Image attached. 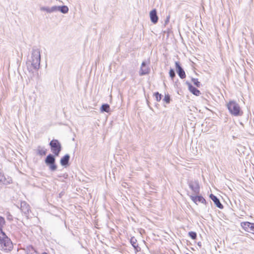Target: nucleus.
I'll return each mask as SVG.
<instances>
[{"label":"nucleus","mask_w":254,"mask_h":254,"mask_svg":"<svg viewBox=\"0 0 254 254\" xmlns=\"http://www.w3.org/2000/svg\"><path fill=\"white\" fill-rule=\"evenodd\" d=\"M130 242L133 248L136 250L137 248H138V245L136 244V239L134 237H131L130 240Z\"/></svg>","instance_id":"nucleus-20"},{"label":"nucleus","mask_w":254,"mask_h":254,"mask_svg":"<svg viewBox=\"0 0 254 254\" xmlns=\"http://www.w3.org/2000/svg\"><path fill=\"white\" fill-rule=\"evenodd\" d=\"M55 12L57 11H60L63 13H66L68 11V8L67 6L63 5V6H55Z\"/></svg>","instance_id":"nucleus-15"},{"label":"nucleus","mask_w":254,"mask_h":254,"mask_svg":"<svg viewBox=\"0 0 254 254\" xmlns=\"http://www.w3.org/2000/svg\"><path fill=\"white\" fill-rule=\"evenodd\" d=\"M227 108L230 113L235 116H239L243 115V111L241 110L240 106L235 101H230L227 104Z\"/></svg>","instance_id":"nucleus-3"},{"label":"nucleus","mask_w":254,"mask_h":254,"mask_svg":"<svg viewBox=\"0 0 254 254\" xmlns=\"http://www.w3.org/2000/svg\"><path fill=\"white\" fill-rule=\"evenodd\" d=\"M254 228V227L253 226H252V227H251L250 226V228L249 229V231H250L251 233H252V230H253Z\"/></svg>","instance_id":"nucleus-28"},{"label":"nucleus","mask_w":254,"mask_h":254,"mask_svg":"<svg viewBox=\"0 0 254 254\" xmlns=\"http://www.w3.org/2000/svg\"><path fill=\"white\" fill-rule=\"evenodd\" d=\"M150 17L152 23L155 24L158 22V17L157 15V11L156 9H153L150 11Z\"/></svg>","instance_id":"nucleus-12"},{"label":"nucleus","mask_w":254,"mask_h":254,"mask_svg":"<svg viewBox=\"0 0 254 254\" xmlns=\"http://www.w3.org/2000/svg\"><path fill=\"white\" fill-rule=\"evenodd\" d=\"M175 64L176 67V71L179 76L182 79L185 78L186 77L185 72L182 68V67L180 66L179 63L178 62H176Z\"/></svg>","instance_id":"nucleus-8"},{"label":"nucleus","mask_w":254,"mask_h":254,"mask_svg":"<svg viewBox=\"0 0 254 254\" xmlns=\"http://www.w3.org/2000/svg\"><path fill=\"white\" fill-rule=\"evenodd\" d=\"M169 75L173 79V78L175 76V72L173 69H171L169 71Z\"/></svg>","instance_id":"nucleus-26"},{"label":"nucleus","mask_w":254,"mask_h":254,"mask_svg":"<svg viewBox=\"0 0 254 254\" xmlns=\"http://www.w3.org/2000/svg\"><path fill=\"white\" fill-rule=\"evenodd\" d=\"M189 236L193 240H195L196 238V233L194 232H190Z\"/></svg>","instance_id":"nucleus-24"},{"label":"nucleus","mask_w":254,"mask_h":254,"mask_svg":"<svg viewBox=\"0 0 254 254\" xmlns=\"http://www.w3.org/2000/svg\"><path fill=\"white\" fill-rule=\"evenodd\" d=\"M164 100L166 102V103H169L170 101V96L168 94L166 95L164 98Z\"/></svg>","instance_id":"nucleus-27"},{"label":"nucleus","mask_w":254,"mask_h":254,"mask_svg":"<svg viewBox=\"0 0 254 254\" xmlns=\"http://www.w3.org/2000/svg\"><path fill=\"white\" fill-rule=\"evenodd\" d=\"M37 151H38V154L41 156L46 155V152H47L46 149L41 148L40 146H39L38 147Z\"/></svg>","instance_id":"nucleus-21"},{"label":"nucleus","mask_w":254,"mask_h":254,"mask_svg":"<svg viewBox=\"0 0 254 254\" xmlns=\"http://www.w3.org/2000/svg\"><path fill=\"white\" fill-rule=\"evenodd\" d=\"M187 84L188 85L189 90L194 95L196 96H199L201 93L199 90L193 87L190 83L187 82Z\"/></svg>","instance_id":"nucleus-14"},{"label":"nucleus","mask_w":254,"mask_h":254,"mask_svg":"<svg viewBox=\"0 0 254 254\" xmlns=\"http://www.w3.org/2000/svg\"><path fill=\"white\" fill-rule=\"evenodd\" d=\"M20 209L22 212L28 217L30 211V206L25 201L21 202Z\"/></svg>","instance_id":"nucleus-9"},{"label":"nucleus","mask_w":254,"mask_h":254,"mask_svg":"<svg viewBox=\"0 0 254 254\" xmlns=\"http://www.w3.org/2000/svg\"><path fill=\"white\" fill-rule=\"evenodd\" d=\"M43 254H47V253H43Z\"/></svg>","instance_id":"nucleus-31"},{"label":"nucleus","mask_w":254,"mask_h":254,"mask_svg":"<svg viewBox=\"0 0 254 254\" xmlns=\"http://www.w3.org/2000/svg\"><path fill=\"white\" fill-rule=\"evenodd\" d=\"M253 226L254 227V224H253ZM252 233L254 234V228L253 230H252Z\"/></svg>","instance_id":"nucleus-30"},{"label":"nucleus","mask_w":254,"mask_h":254,"mask_svg":"<svg viewBox=\"0 0 254 254\" xmlns=\"http://www.w3.org/2000/svg\"><path fill=\"white\" fill-rule=\"evenodd\" d=\"M52 152L56 155L58 156L62 150L60 142L57 139H53L49 144Z\"/></svg>","instance_id":"nucleus-4"},{"label":"nucleus","mask_w":254,"mask_h":254,"mask_svg":"<svg viewBox=\"0 0 254 254\" xmlns=\"http://www.w3.org/2000/svg\"><path fill=\"white\" fill-rule=\"evenodd\" d=\"M13 249V244L10 239L2 231H0V250L8 252Z\"/></svg>","instance_id":"nucleus-2"},{"label":"nucleus","mask_w":254,"mask_h":254,"mask_svg":"<svg viewBox=\"0 0 254 254\" xmlns=\"http://www.w3.org/2000/svg\"><path fill=\"white\" fill-rule=\"evenodd\" d=\"M70 156L68 154H66L62 157L60 160V163L62 166H65L68 164Z\"/></svg>","instance_id":"nucleus-16"},{"label":"nucleus","mask_w":254,"mask_h":254,"mask_svg":"<svg viewBox=\"0 0 254 254\" xmlns=\"http://www.w3.org/2000/svg\"><path fill=\"white\" fill-rule=\"evenodd\" d=\"M55 157L52 154H49L47 156L45 161V163L49 166L50 169L52 171H56L57 169V166L55 164Z\"/></svg>","instance_id":"nucleus-5"},{"label":"nucleus","mask_w":254,"mask_h":254,"mask_svg":"<svg viewBox=\"0 0 254 254\" xmlns=\"http://www.w3.org/2000/svg\"><path fill=\"white\" fill-rule=\"evenodd\" d=\"M8 220H12V216L10 214H8L7 217Z\"/></svg>","instance_id":"nucleus-29"},{"label":"nucleus","mask_w":254,"mask_h":254,"mask_svg":"<svg viewBox=\"0 0 254 254\" xmlns=\"http://www.w3.org/2000/svg\"><path fill=\"white\" fill-rule=\"evenodd\" d=\"M155 96L157 101H160L161 100L162 98L161 94H159L158 92H156L155 93Z\"/></svg>","instance_id":"nucleus-25"},{"label":"nucleus","mask_w":254,"mask_h":254,"mask_svg":"<svg viewBox=\"0 0 254 254\" xmlns=\"http://www.w3.org/2000/svg\"><path fill=\"white\" fill-rule=\"evenodd\" d=\"M188 185L194 194H197L199 193V186L197 181H189Z\"/></svg>","instance_id":"nucleus-6"},{"label":"nucleus","mask_w":254,"mask_h":254,"mask_svg":"<svg viewBox=\"0 0 254 254\" xmlns=\"http://www.w3.org/2000/svg\"><path fill=\"white\" fill-rule=\"evenodd\" d=\"M190 196L191 199L196 204L197 202L202 203H204L206 202L205 199L201 196L190 195Z\"/></svg>","instance_id":"nucleus-13"},{"label":"nucleus","mask_w":254,"mask_h":254,"mask_svg":"<svg viewBox=\"0 0 254 254\" xmlns=\"http://www.w3.org/2000/svg\"><path fill=\"white\" fill-rule=\"evenodd\" d=\"M150 69L148 66L146 65V63L143 62L141 64L139 71V75L140 76L148 74L149 72Z\"/></svg>","instance_id":"nucleus-10"},{"label":"nucleus","mask_w":254,"mask_h":254,"mask_svg":"<svg viewBox=\"0 0 254 254\" xmlns=\"http://www.w3.org/2000/svg\"><path fill=\"white\" fill-rule=\"evenodd\" d=\"M191 81L193 83V84L197 87H199L200 86L201 84L198 81V79L197 78H192Z\"/></svg>","instance_id":"nucleus-23"},{"label":"nucleus","mask_w":254,"mask_h":254,"mask_svg":"<svg viewBox=\"0 0 254 254\" xmlns=\"http://www.w3.org/2000/svg\"><path fill=\"white\" fill-rule=\"evenodd\" d=\"M110 106L107 104H105L102 105L101 107V112H105L107 113L109 112L110 111Z\"/></svg>","instance_id":"nucleus-19"},{"label":"nucleus","mask_w":254,"mask_h":254,"mask_svg":"<svg viewBox=\"0 0 254 254\" xmlns=\"http://www.w3.org/2000/svg\"><path fill=\"white\" fill-rule=\"evenodd\" d=\"M254 223H251L249 222H245L242 223V226L243 227L244 229L246 231H249V229L250 228V226L252 227Z\"/></svg>","instance_id":"nucleus-18"},{"label":"nucleus","mask_w":254,"mask_h":254,"mask_svg":"<svg viewBox=\"0 0 254 254\" xmlns=\"http://www.w3.org/2000/svg\"><path fill=\"white\" fill-rule=\"evenodd\" d=\"M41 55L40 49L37 48L32 49L31 56L27 62L28 66L31 69L38 70L40 66Z\"/></svg>","instance_id":"nucleus-1"},{"label":"nucleus","mask_w":254,"mask_h":254,"mask_svg":"<svg viewBox=\"0 0 254 254\" xmlns=\"http://www.w3.org/2000/svg\"><path fill=\"white\" fill-rule=\"evenodd\" d=\"M12 180L11 177H5L3 172L0 170V183L3 185H9L12 183Z\"/></svg>","instance_id":"nucleus-7"},{"label":"nucleus","mask_w":254,"mask_h":254,"mask_svg":"<svg viewBox=\"0 0 254 254\" xmlns=\"http://www.w3.org/2000/svg\"><path fill=\"white\" fill-rule=\"evenodd\" d=\"M55 6H52V7H41L40 8V10L42 11H45L47 12L48 13H52L55 12Z\"/></svg>","instance_id":"nucleus-17"},{"label":"nucleus","mask_w":254,"mask_h":254,"mask_svg":"<svg viewBox=\"0 0 254 254\" xmlns=\"http://www.w3.org/2000/svg\"><path fill=\"white\" fill-rule=\"evenodd\" d=\"M5 220L4 218L1 216H0V231H2V229L3 226L5 225Z\"/></svg>","instance_id":"nucleus-22"},{"label":"nucleus","mask_w":254,"mask_h":254,"mask_svg":"<svg viewBox=\"0 0 254 254\" xmlns=\"http://www.w3.org/2000/svg\"><path fill=\"white\" fill-rule=\"evenodd\" d=\"M209 197L213 200L214 204L217 207L220 209H222L223 208V206L220 202L219 199L215 195L213 194H211Z\"/></svg>","instance_id":"nucleus-11"}]
</instances>
